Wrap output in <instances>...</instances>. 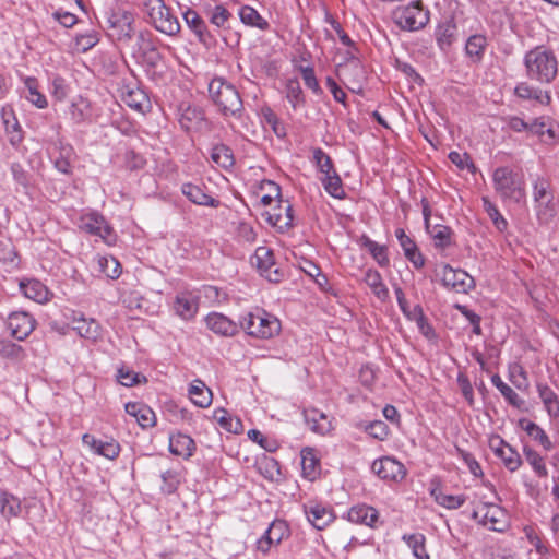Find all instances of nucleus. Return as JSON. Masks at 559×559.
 I'll return each instance as SVG.
<instances>
[{
  "instance_id": "obj_16",
  "label": "nucleus",
  "mask_w": 559,
  "mask_h": 559,
  "mask_svg": "<svg viewBox=\"0 0 559 559\" xmlns=\"http://www.w3.org/2000/svg\"><path fill=\"white\" fill-rule=\"evenodd\" d=\"M457 25L452 15L444 16L440 21L435 31V37L438 47L442 51H447L452 44L456 40Z\"/></svg>"
},
{
  "instance_id": "obj_63",
  "label": "nucleus",
  "mask_w": 559,
  "mask_h": 559,
  "mask_svg": "<svg viewBox=\"0 0 559 559\" xmlns=\"http://www.w3.org/2000/svg\"><path fill=\"white\" fill-rule=\"evenodd\" d=\"M70 117L75 123L84 122L88 117V104L84 100L73 103L70 107Z\"/></svg>"
},
{
  "instance_id": "obj_50",
  "label": "nucleus",
  "mask_w": 559,
  "mask_h": 559,
  "mask_svg": "<svg viewBox=\"0 0 559 559\" xmlns=\"http://www.w3.org/2000/svg\"><path fill=\"white\" fill-rule=\"evenodd\" d=\"M426 230L432 237L436 247L445 248L450 245L451 229L448 226L430 225Z\"/></svg>"
},
{
  "instance_id": "obj_40",
  "label": "nucleus",
  "mask_w": 559,
  "mask_h": 559,
  "mask_svg": "<svg viewBox=\"0 0 559 559\" xmlns=\"http://www.w3.org/2000/svg\"><path fill=\"white\" fill-rule=\"evenodd\" d=\"M211 159L224 169H228L235 164L233 151L225 144H217L212 148Z\"/></svg>"
},
{
  "instance_id": "obj_3",
  "label": "nucleus",
  "mask_w": 559,
  "mask_h": 559,
  "mask_svg": "<svg viewBox=\"0 0 559 559\" xmlns=\"http://www.w3.org/2000/svg\"><path fill=\"white\" fill-rule=\"evenodd\" d=\"M209 93L214 104L225 116H236L242 110V99L236 87L225 79L216 76L209 83Z\"/></svg>"
},
{
  "instance_id": "obj_18",
  "label": "nucleus",
  "mask_w": 559,
  "mask_h": 559,
  "mask_svg": "<svg viewBox=\"0 0 559 559\" xmlns=\"http://www.w3.org/2000/svg\"><path fill=\"white\" fill-rule=\"evenodd\" d=\"M82 442L87 445L95 454L109 460H115L120 453V445L115 440H98L93 435L84 433Z\"/></svg>"
},
{
  "instance_id": "obj_9",
  "label": "nucleus",
  "mask_w": 559,
  "mask_h": 559,
  "mask_svg": "<svg viewBox=\"0 0 559 559\" xmlns=\"http://www.w3.org/2000/svg\"><path fill=\"white\" fill-rule=\"evenodd\" d=\"M108 28L110 36L117 40H130L134 33L133 14L126 10H116L108 16Z\"/></svg>"
},
{
  "instance_id": "obj_13",
  "label": "nucleus",
  "mask_w": 559,
  "mask_h": 559,
  "mask_svg": "<svg viewBox=\"0 0 559 559\" xmlns=\"http://www.w3.org/2000/svg\"><path fill=\"white\" fill-rule=\"evenodd\" d=\"M475 519L480 518L484 525L490 530L502 532L506 527L503 510L493 503H485L473 512Z\"/></svg>"
},
{
  "instance_id": "obj_19",
  "label": "nucleus",
  "mask_w": 559,
  "mask_h": 559,
  "mask_svg": "<svg viewBox=\"0 0 559 559\" xmlns=\"http://www.w3.org/2000/svg\"><path fill=\"white\" fill-rule=\"evenodd\" d=\"M347 520L354 524H361L376 527L379 520V512L368 504L353 506L347 512Z\"/></svg>"
},
{
  "instance_id": "obj_36",
  "label": "nucleus",
  "mask_w": 559,
  "mask_h": 559,
  "mask_svg": "<svg viewBox=\"0 0 559 559\" xmlns=\"http://www.w3.org/2000/svg\"><path fill=\"white\" fill-rule=\"evenodd\" d=\"M534 209L536 217L540 224H548L557 213V203L555 202V195L534 201Z\"/></svg>"
},
{
  "instance_id": "obj_54",
  "label": "nucleus",
  "mask_w": 559,
  "mask_h": 559,
  "mask_svg": "<svg viewBox=\"0 0 559 559\" xmlns=\"http://www.w3.org/2000/svg\"><path fill=\"white\" fill-rule=\"evenodd\" d=\"M313 160L324 176L335 173L331 157L322 148L318 147L313 151Z\"/></svg>"
},
{
  "instance_id": "obj_41",
  "label": "nucleus",
  "mask_w": 559,
  "mask_h": 559,
  "mask_svg": "<svg viewBox=\"0 0 559 559\" xmlns=\"http://www.w3.org/2000/svg\"><path fill=\"white\" fill-rule=\"evenodd\" d=\"M214 418L219 426L228 432L240 433L242 431V423L239 418L233 417L227 411L221 408L214 412Z\"/></svg>"
},
{
  "instance_id": "obj_28",
  "label": "nucleus",
  "mask_w": 559,
  "mask_h": 559,
  "mask_svg": "<svg viewBox=\"0 0 559 559\" xmlns=\"http://www.w3.org/2000/svg\"><path fill=\"white\" fill-rule=\"evenodd\" d=\"M183 20L188 27L194 33L198 39L206 44L210 38V34L204 20L197 13V11L188 8L182 13Z\"/></svg>"
},
{
  "instance_id": "obj_52",
  "label": "nucleus",
  "mask_w": 559,
  "mask_h": 559,
  "mask_svg": "<svg viewBox=\"0 0 559 559\" xmlns=\"http://www.w3.org/2000/svg\"><path fill=\"white\" fill-rule=\"evenodd\" d=\"M126 104L135 110L142 111L144 105L147 103L146 94L140 88L128 90L123 95Z\"/></svg>"
},
{
  "instance_id": "obj_30",
  "label": "nucleus",
  "mask_w": 559,
  "mask_h": 559,
  "mask_svg": "<svg viewBox=\"0 0 559 559\" xmlns=\"http://www.w3.org/2000/svg\"><path fill=\"white\" fill-rule=\"evenodd\" d=\"M519 426L536 442H538L539 445L543 447L544 450L550 451L552 449V442L550 441L549 437L545 432V430L539 427L537 424L527 420V419H520Z\"/></svg>"
},
{
  "instance_id": "obj_26",
  "label": "nucleus",
  "mask_w": 559,
  "mask_h": 559,
  "mask_svg": "<svg viewBox=\"0 0 559 559\" xmlns=\"http://www.w3.org/2000/svg\"><path fill=\"white\" fill-rule=\"evenodd\" d=\"M20 290L21 293L28 299H32L36 302H45L48 300V289L47 287L34 278H25L20 281Z\"/></svg>"
},
{
  "instance_id": "obj_10",
  "label": "nucleus",
  "mask_w": 559,
  "mask_h": 559,
  "mask_svg": "<svg viewBox=\"0 0 559 559\" xmlns=\"http://www.w3.org/2000/svg\"><path fill=\"white\" fill-rule=\"evenodd\" d=\"M441 281L443 286L456 293L467 294L475 287V281L467 272L449 264L442 266Z\"/></svg>"
},
{
  "instance_id": "obj_60",
  "label": "nucleus",
  "mask_w": 559,
  "mask_h": 559,
  "mask_svg": "<svg viewBox=\"0 0 559 559\" xmlns=\"http://www.w3.org/2000/svg\"><path fill=\"white\" fill-rule=\"evenodd\" d=\"M162 491L170 495L177 490L180 483L179 474L174 469H167L162 473Z\"/></svg>"
},
{
  "instance_id": "obj_1",
  "label": "nucleus",
  "mask_w": 559,
  "mask_h": 559,
  "mask_svg": "<svg viewBox=\"0 0 559 559\" xmlns=\"http://www.w3.org/2000/svg\"><path fill=\"white\" fill-rule=\"evenodd\" d=\"M524 66L528 79L551 83L558 73V60L552 50L545 46H536L524 56Z\"/></svg>"
},
{
  "instance_id": "obj_48",
  "label": "nucleus",
  "mask_w": 559,
  "mask_h": 559,
  "mask_svg": "<svg viewBox=\"0 0 559 559\" xmlns=\"http://www.w3.org/2000/svg\"><path fill=\"white\" fill-rule=\"evenodd\" d=\"M537 391L547 412L552 414L559 409V402L556 393L546 384L538 383Z\"/></svg>"
},
{
  "instance_id": "obj_31",
  "label": "nucleus",
  "mask_w": 559,
  "mask_h": 559,
  "mask_svg": "<svg viewBox=\"0 0 559 559\" xmlns=\"http://www.w3.org/2000/svg\"><path fill=\"white\" fill-rule=\"evenodd\" d=\"M364 282L379 300L385 301L389 298V289L384 285L382 276L377 270L368 269L365 272Z\"/></svg>"
},
{
  "instance_id": "obj_62",
  "label": "nucleus",
  "mask_w": 559,
  "mask_h": 559,
  "mask_svg": "<svg viewBox=\"0 0 559 559\" xmlns=\"http://www.w3.org/2000/svg\"><path fill=\"white\" fill-rule=\"evenodd\" d=\"M299 71L301 73L305 85L313 93H320L321 88L316 78L313 68L309 66H300Z\"/></svg>"
},
{
  "instance_id": "obj_14",
  "label": "nucleus",
  "mask_w": 559,
  "mask_h": 559,
  "mask_svg": "<svg viewBox=\"0 0 559 559\" xmlns=\"http://www.w3.org/2000/svg\"><path fill=\"white\" fill-rule=\"evenodd\" d=\"M286 536H288V526L285 521L275 520L264 535L258 540L257 548L265 554L270 550L272 545H278Z\"/></svg>"
},
{
  "instance_id": "obj_42",
  "label": "nucleus",
  "mask_w": 559,
  "mask_h": 559,
  "mask_svg": "<svg viewBox=\"0 0 559 559\" xmlns=\"http://www.w3.org/2000/svg\"><path fill=\"white\" fill-rule=\"evenodd\" d=\"M523 454L527 463L532 466L533 471L538 477H547L548 469L546 467L544 457L530 445L523 447Z\"/></svg>"
},
{
  "instance_id": "obj_8",
  "label": "nucleus",
  "mask_w": 559,
  "mask_h": 559,
  "mask_svg": "<svg viewBox=\"0 0 559 559\" xmlns=\"http://www.w3.org/2000/svg\"><path fill=\"white\" fill-rule=\"evenodd\" d=\"M254 263L261 276L265 277L271 283H281L285 273L276 266L274 261L273 251L266 247L257 248L254 255Z\"/></svg>"
},
{
  "instance_id": "obj_64",
  "label": "nucleus",
  "mask_w": 559,
  "mask_h": 559,
  "mask_svg": "<svg viewBox=\"0 0 559 559\" xmlns=\"http://www.w3.org/2000/svg\"><path fill=\"white\" fill-rule=\"evenodd\" d=\"M527 132H531V133L536 134L538 136H543L545 133H547V135L550 139L555 138L554 130L551 128H547V123H546L545 117L536 118L531 123H528V131Z\"/></svg>"
},
{
  "instance_id": "obj_12",
  "label": "nucleus",
  "mask_w": 559,
  "mask_h": 559,
  "mask_svg": "<svg viewBox=\"0 0 559 559\" xmlns=\"http://www.w3.org/2000/svg\"><path fill=\"white\" fill-rule=\"evenodd\" d=\"M304 511L311 525L319 531L324 530L335 520L333 509L319 502L304 504Z\"/></svg>"
},
{
  "instance_id": "obj_47",
  "label": "nucleus",
  "mask_w": 559,
  "mask_h": 559,
  "mask_svg": "<svg viewBox=\"0 0 559 559\" xmlns=\"http://www.w3.org/2000/svg\"><path fill=\"white\" fill-rule=\"evenodd\" d=\"M403 539L417 559H429V555L425 549V536L423 534L404 535Z\"/></svg>"
},
{
  "instance_id": "obj_25",
  "label": "nucleus",
  "mask_w": 559,
  "mask_h": 559,
  "mask_svg": "<svg viewBox=\"0 0 559 559\" xmlns=\"http://www.w3.org/2000/svg\"><path fill=\"white\" fill-rule=\"evenodd\" d=\"M195 450L194 440L185 433L178 432L169 438V451L178 456L188 459L193 455Z\"/></svg>"
},
{
  "instance_id": "obj_17",
  "label": "nucleus",
  "mask_w": 559,
  "mask_h": 559,
  "mask_svg": "<svg viewBox=\"0 0 559 559\" xmlns=\"http://www.w3.org/2000/svg\"><path fill=\"white\" fill-rule=\"evenodd\" d=\"M11 334L19 341L25 340L35 328V320L26 312H13L9 316Z\"/></svg>"
},
{
  "instance_id": "obj_29",
  "label": "nucleus",
  "mask_w": 559,
  "mask_h": 559,
  "mask_svg": "<svg viewBox=\"0 0 559 559\" xmlns=\"http://www.w3.org/2000/svg\"><path fill=\"white\" fill-rule=\"evenodd\" d=\"M22 511L21 500L14 495L1 490L0 491V514L5 521L17 518Z\"/></svg>"
},
{
  "instance_id": "obj_58",
  "label": "nucleus",
  "mask_w": 559,
  "mask_h": 559,
  "mask_svg": "<svg viewBox=\"0 0 559 559\" xmlns=\"http://www.w3.org/2000/svg\"><path fill=\"white\" fill-rule=\"evenodd\" d=\"M286 97L292 104L293 108L296 109L300 104L304 103V95L300 84L297 80H289L286 84Z\"/></svg>"
},
{
  "instance_id": "obj_22",
  "label": "nucleus",
  "mask_w": 559,
  "mask_h": 559,
  "mask_svg": "<svg viewBox=\"0 0 559 559\" xmlns=\"http://www.w3.org/2000/svg\"><path fill=\"white\" fill-rule=\"evenodd\" d=\"M395 236L402 247L405 257L413 263L415 269H421L425 264V259L419 252L416 243L406 235L403 228L395 230Z\"/></svg>"
},
{
  "instance_id": "obj_55",
  "label": "nucleus",
  "mask_w": 559,
  "mask_h": 559,
  "mask_svg": "<svg viewBox=\"0 0 559 559\" xmlns=\"http://www.w3.org/2000/svg\"><path fill=\"white\" fill-rule=\"evenodd\" d=\"M78 333L85 338L95 340L99 335V325L95 320L86 321L85 319L79 320L74 328Z\"/></svg>"
},
{
  "instance_id": "obj_7",
  "label": "nucleus",
  "mask_w": 559,
  "mask_h": 559,
  "mask_svg": "<svg viewBox=\"0 0 559 559\" xmlns=\"http://www.w3.org/2000/svg\"><path fill=\"white\" fill-rule=\"evenodd\" d=\"M144 7L156 31L168 36H175L180 32L177 16L164 0H145Z\"/></svg>"
},
{
  "instance_id": "obj_57",
  "label": "nucleus",
  "mask_w": 559,
  "mask_h": 559,
  "mask_svg": "<svg viewBox=\"0 0 559 559\" xmlns=\"http://www.w3.org/2000/svg\"><path fill=\"white\" fill-rule=\"evenodd\" d=\"M449 159L460 169L468 170L471 174H475L476 167L467 153H460L456 151L449 153Z\"/></svg>"
},
{
  "instance_id": "obj_61",
  "label": "nucleus",
  "mask_w": 559,
  "mask_h": 559,
  "mask_svg": "<svg viewBox=\"0 0 559 559\" xmlns=\"http://www.w3.org/2000/svg\"><path fill=\"white\" fill-rule=\"evenodd\" d=\"M366 432H368L372 438L377 440H384L389 436V427L382 420H374L369 423L365 427Z\"/></svg>"
},
{
  "instance_id": "obj_49",
  "label": "nucleus",
  "mask_w": 559,
  "mask_h": 559,
  "mask_svg": "<svg viewBox=\"0 0 559 559\" xmlns=\"http://www.w3.org/2000/svg\"><path fill=\"white\" fill-rule=\"evenodd\" d=\"M210 22L217 27H226L231 13L223 5L216 4L206 11Z\"/></svg>"
},
{
  "instance_id": "obj_53",
  "label": "nucleus",
  "mask_w": 559,
  "mask_h": 559,
  "mask_svg": "<svg viewBox=\"0 0 559 559\" xmlns=\"http://www.w3.org/2000/svg\"><path fill=\"white\" fill-rule=\"evenodd\" d=\"M483 202L484 209L488 216L490 217V219L492 221L495 227L501 233L504 231L508 227L507 219L501 215L496 205L492 204L488 199L483 198Z\"/></svg>"
},
{
  "instance_id": "obj_6",
  "label": "nucleus",
  "mask_w": 559,
  "mask_h": 559,
  "mask_svg": "<svg viewBox=\"0 0 559 559\" xmlns=\"http://www.w3.org/2000/svg\"><path fill=\"white\" fill-rule=\"evenodd\" d=\"M133 56L145 68L147 74L155 75L163 56L158 51L153 34L150 31H142L136 35Z\"/></svg>"
},
{
  "instance_id": "obj_20",
  "label": "nucleus",
  "mask_w": 559,
  "mask_h": 559,
  "mask_svg": "<svg viewBox=\"0 0 559 559\" xmlns=\"http://www.w3.org/2000/svg\"><path fill=\"white\" fill-rule=\"evenodd\" d=\"M50 156L53 160L55 167L60 173L66 175L71 174L72 163L75 156L74 150L71 145L62 143L61 141L56 143Z\"/></svg>"
},
{
  "instance_id": "obj_56",
  "label": "nucleus",
  "mask_w": 559,
  "mask_h": 559,
  "mask_svg": "<svg viewBox=\"0 0 559 559\" xmlns=\"http://www.w3.org/2000/svg\"><path fill=\"white\" fill-rule=\"evenodd\" d=\"M117 379L124 386H133L147 381L145 376L124 368L118 370Z\"/></svg>"
},
{
  "instance_id": "obj_59",
  "label": "nucleus",
  "mask_w": 559,
  "mask_h": 559,
  "mask_svg": "<svg viewBox=\"0 0 559 559\" xmlns=\"http://www.w3.org/2000/svg\"><path fill=\"white\" fill-rule=\"evenodd\" d=\"M25 83L28 90L27 99L40 109L46 108L48 105L47 99L37 91L36 80L28 78Z\"/></svg>"
},
{
  "instance_id": "obj_43",
  "label": "nucleus",
  "mask_w": 559,
  "mask_h": 559,
  "mask_svg": "<svg viewBox=\"0 0 559 559\" xmlns=\"http://www.w3.org/2000/svg\"><path fill=\"white\" fill-rule=\"evenodd\" d=\"M532 186H533V192H532L533 202L555 195L554 190L551 188L550 180L544 176L537 175L533 179Z\"/></svg>"
},
{
  "instance_id": "obj_35",
  "label": "nucleus",
  "mask_w": 559,
  "mask_h": 559,
  "mask_svg": "<svg viewBox=\"0 0 559 559\" xmlns=\"http://www.w3.org/2000/svg\"><path fill=\"white\" fill-rule=\"evenodd\" d=\"M189 395L193 404L205 408L212 403V392L203 381L194 380L189 388Z\"/></svg>"
},
{
  "instance_id": "obj_34",
  "label": "nucleus",
  "mask_w": 559,
  "mask_h": 559,
  "mask_svg": "<svg viewBox=\"0 0 559 559\" xmlns=\"http://www.w3.org/2000/svg\"><path fill=\"white\" fill-rule=\"evenodd\" d=\"M301 469L305 478L314 480L320 475V461L312 449L301 451Z\"/></svg>"
},
{
  "instance_id": "obj_33",
  "label": "nucleus",
  "mask_w": 559,
  "mask_h": 559,
  "mask_svg": "<svg viewBox=\"0 0 559 559\" xmlns=\"http://www.w3.org/2000/svg\"><path fill=\"white\" fill-rule=\"evenodd\" d=\"M488 43L487 37L483 34H475L467 38L465 52L473 62H480L484 58Z\"/></svg>"
},
{
  "instance_id": "obj_46",
  "label": "nucleus",
  "mask_w": 559,
  "mask_h": 559,
  "mask_svg": "<svg viewBox=\"0 0 559 559\" xmlns=\"http://www.w3.org/2000/svg\"><path fill=\"white\" fill-rule=\"evenodd\" d=\"M411 321H415L418 328V331L428 340L436 337V333L431 324L428 322L427 318L424 314L423 308L419 305H416L413 308V318Z\"/></svg>"
},
{
  "instance_id": "obj_11",
  "label": "nucleus",
  "mask_w": 559,
  "mask_h": 559,
  "mask_svg": "<svg viewBox=\"0 0 559 559\" xmlns=\"http://www.w3.org/2000/svg\"><path fill=\"white\" fill-rule=\"evenodd\" d=\"M372 472L385 480H402L406 475L404 465L391 456H383L372 463Z\"/></svg>"
},
{
  "instance_id": "obj_21",
  "label": "nucleus",
  "mask_w": 559,
  "mask_h": 559,
  "mask_svg": "<svg viewBox=\"0 0 559 559\" xmlns=\"http://www.w3.org/2000/svg\"><path fill=\"white\" fill-rule=\"evenodd\" d=\"M173 309L182 320H191L198 312V298L191 293L185 292L176 296Z\"/></svg>"
},
{
  "instance_id": "obj_2",
  "label": "nucleus",
  "mask_w": 559,
  "mask_h": 559,
  "mask_svg": "<svg viewBox=\"0 0 559 559\" xmlns=\"http://www.w3.org/2000/svg\"><path fill=\"white\" fill-rule=\"evenodd\" d=\"M238 325L249 336L261 340L271 338L281 331L280 321L273 314L259 308L241 316Z\"/></svg>"
},
{
  "instance_id": "obj_27",
  "label": "nucleus",
  "mask_w": 559,
  "mask_h": 559,
  "mask_svg": "<svg viewBox=\"0 0 559 559\" xmlns=\"http://www.w3.org/2000/svg\"><path fill=\"white\" fill-rule=\"evenodd\" d=\"M181 192L187 197L189 201L198 205L216 207L219 204L218 200L206 194L198 185L190 182L183 183L181 186Z\"/></svg>"
},
{
  "instance_id": "obj_5",
  "label": "nucleus",
  "mask_w": 559,
  "mask_h": 559,
  "mask_svg": "<svg viewBox=\"0 0 559 559\" xmlns=\"http://www.w3.org/2000/svg\"><path fill=\"white\" fill-rule=\"evenodd\" d=\"M492 181L496 192L504 201L520 203L525 199L522 176L509 167H499L493 171Z\"/></svg>"
},
{
  "instance_id": "obj_23",
  "label": "nucleus",
  "mask_w": 559,
  "mask_h": 559,
  "mask_svg": "<svg viewBox=\"0 0 559 559\" xmlns=\"http://www.w3.org/2000/svg\"><path fill=\"white\" fill-rule=\"evenodd\" d=\"M81 227L86 233L98 236L106 242H110L112 228L107 224L103 216L92 214L83 219Z\"/></svg>"
},
{
  "instance_id": "obj_24",
  "label": "nucleus",
  "mask_w": 559,
  "mask_h": 559,
  "mask_svg": "<svg viewBox=\"0 0 559 559\" xmlns=\"http://www.w3.org/2000/svg\"><path fill=\"white\" fill-rule=\"evenodd\" d=\"M126 412L134 417L142 428L153 427L156 423L155 413L151 407L139 402H129L124 406Z\"/></svg>"
},
{
  "instance_id": "obj_45",
  "label": "nucleus",
  "mask_w": 559,
  "mask_h": 559,
  "mask_svg": "<svg viewBox=\"0 0 559 559\" xmlns=\"http://www.w3.org/2000/svg\"><path fill=\"white\" fill-rule=\"evenodd\" d=\"M322 185L325 191L335 199H342L345 195L341 177L337 173H332L326 176H323L321 179Z\"/></svg>"
},
{
  "instance_id": "obj_4",
  "label": "nucleus",
  "mask_w": 559,
  "mask_h": 559,
  "mask_svg": "<svg viewBox=\"0 0 559 559\" xmlns=\"http://www.w3.org/2000/svg\"><path fill=\"white\" fill-rule=\"evenodd\" d=\"M392 21L402 31L417 32L423 29L430 21V12L421 1H411L393 9Z\"/></svg>"
},
{
  "instance_id": "obj_39",
  "label": "nucleus",
  "mask_w": 559,
  "mask_h": 559,
  "mask_svg": "<svg viewBox=\"0 0 559 559\" xmlns=\"http://www.w3.org/2000/svg\"><path fill=\"white\" fill-rule=\"evenodd\" d=\"M361 246L366 248L369 253L372 255V258L377 261V263L380 266H388L390 263V260L388 258L386 248L382 245H379L378 242L370 239L368 236H362L361 239Z\"/></svg>"
},
{
  "instance_id": "obj_15",
  "label": "nucleus",
  "mask_w": 559,
  "mask_h": 559,
  "mask_svg": "<svg viewBox=\"0 0 559 559\" xmlns=\"http://www.w3.org/2000/svg\"><path fill=\"white\" fill-rule=\"evenodd\" d=\"M205 324L213 333L230 337L239 332V325L231 319L219 312H211L205 317Z\"/></svg>"
},
{
  "instance_id": "obj_32",
  "label": "nucleus",
  "mask_w": 559,
  "mask_h": 559,
  "mask_svg": "<svg viewBox=\"0 0 559 559\" xmlns=\"http://www.w3.org/2000/svg\"><path fill=\"white\" fill-rule=\"evenodd\" d=\"M238 15L240 21L250 27H257L260 31H267L270 28V23L252 7L242 5Z\"/></svg>"
},
{
  "instance_id": "obj_37",
  "label": "nucleus",
  "mask_w": 559,
  "mask_h": 559,
  "mask_svg": "<svg viewBox=\"0 0 559 559\" xmlns=\"http://www.w3.org/2000/svg\"><path fill=\"white\" fill-rule=\"evenodd\" d=\"M500 443L501 447L495 450L497 456H499L503 461L504 466L510 472H515L522 464L520 454L515 450H513L509 444L504 443L503 440H501Z\"/></svg>"
},
{
  "instance_id": "obj_38",
  "label": "nucleus",
  "mask_w": 559,
  "mask_h": 559,
  "mask_svg": "<svg viewBox=\"0 0 559 559\" xmlns=\"http://www.w3.org/2000/svg\"><path fill=\"white\" fill-rule=\"evenodd\" d=\"M491 383L499 390L501 395L510 405L516 408H521L524 405V400L521 399L511 386L504 383L499 374H493L491 377Z\"/></svg>"
},
{
  "instance_id": "obj_44",
  "label": "nucleus",
  "mask_w": 559,
  "mask_h": 559,
  "mask_svg": "<svg viewBox=\"0 0 559 559\" xmlns=\"http://www.w3.org/2000/svg\"><path fill=\"white\" fill-rule=\"evenodd\" d=\"M305 418L314 432L325 433L330 430V423L328 421L326 415L323 413L312 409L305 413Z\"/></svg>"
},
{
  "instance_id": "obj_51",
  "label": "nucleus",
  "mask_w": 559,
  "mask_h": 559,
  "mask_svg": "<svg viewBox=\"0 0 559 559\" xmlns=\"http://www.w3.org/2000/svg\"><path fill=\"white\" fill-rule=\"evenodd\" d=\"M100 271L111 280H116L121 275V264L114 257H102L98 260Z\"/></svg>"
}]
</instances>
